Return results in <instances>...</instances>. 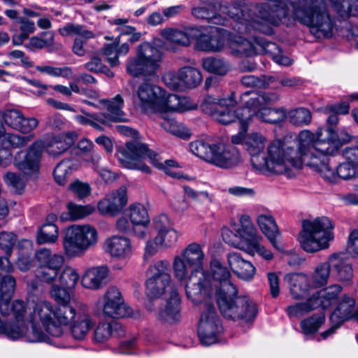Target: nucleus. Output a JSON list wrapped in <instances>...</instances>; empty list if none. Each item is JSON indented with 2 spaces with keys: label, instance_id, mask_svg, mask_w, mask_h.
Returning <instances> with one entry per match:
<instances>
[{
  "label": "nucleus",
  "instance_id": "obj_33",
  "mask_svg": "<svg viewBox=\"0 0 358 358\" xmlns=\"http://www.w3.org/2000/svg\"><path fill=\"white\" fill-rule=\"evenodd\" d=\"M257 223L262 231L268 238L272 245L278 251L283 252L284 248L276 237L280 235L274 217L269 214H262L257 217Z\"/></svg>",
  "mask_w": 358,
  "mask_h": 358
},
{
  "label": "nucleus",
  "instance_id": "obj_59",
  "mask_svg": "<svg viewBox=\"0 0 358 358\" xmlns=\"http://www.w3.org/2000/svg\"><path fill=\"white\" fill-rule=\"evenodd\" d=\"M325 316L323 313L315 314L311 317L303 320L300 326L304 334H313L324 323Z\"/></svg>",
  "mask_w": 358,
  "mask_h": 358
},
{
  "label": "nucleus",
  "instance_id": "obj_58",
  "mask_svg": "<svg viewBox=\"0 0 358 358\" xmlns=\"http://www.w3.org/2000/svg\"><path fill=\"white\" fill-rule=\"evenodd\" d=\"M59 32L64 36L74 34L83 39H90L95 36L92 31L87 29L84 26L73 23L66 24L59 29Z\"/></svg>",
  "mask_w": 358,
  "mask_h": 358
},
{
  "label": "nucleus",
  "instance_id": "obj_61",
  "mask_svg": "<svg viewBox=\"0 0 358 358\" xmlns=\"http://www.w3.org/2000/svg\"><path fill=\"white\" fill-rule=\"evenodd\" d=\"M34 138V134H31L27 136H20L15 134H7L3 140L2 144L7 148L10 146L13 148H21L25 147Z\"/></svg>",
  "mask_w": 358,
  "mask_h": 358
},
{
  "label": "nucleus",
  "instance_id": "obj_47",
  "mask_svg": "<svg viewBox=\"0 0 358 358\" xmlns=\"http://www.w3.org/2000/svg\"><path fill=\"white\" fill-rule=\"evenodd\" d=\"M68 213H62L61 215V220L62 221L65 220H72L75 221L77 220L83 219L85 217L91 215L94 212L95 208L92 205H76L73 203H69L67 205Z\"/></svg>",
  "mask_w": 358,
  "mask_h": 358
},
{
  "label": "nucleus",
  "instance_id": "obj_14",
  "mask_svg": "<svg viewBox=\"0 0 358 358\" xmlns=\"http://www.w3.org/2000/svg\"><path fill=\"white\" fill-rule=\"evenodd\" d=\"M222 331V326L214 305L206 301L201 314L198 335L202 344L210 345L217 341V336Z\"/></svg>",
  "mask_w": 358,
  "mask_h": 358
},
{
  "label": "nucleus",
  "instance_id": "obj_60",
  "mask_svg": "<svg viewBox=\"0 0 358 358\" xmlns=\"http://www.w3.org/2000/svg\"><path fill=\"white\" fill-rule=\"evenodd\" d=\"M329 115L327 118V124L328 127L324 130V131L327 134V137L326 138L331 143H334V144L336 145L337 150H338L339 145L342 141H348L350 140V137H347V138L342 139L340 138L338 134L335 130L336 124L338 122V115L334 112L328 113Z\"/></svg>",
  "mask_w": 358,
  "mask_h": 358
},
{
  "label": "nucleus",
  "instance_id": "obj_11",
  "mask_svg": "<svg viewBox=\"0 0 358 358\" xmlns=\"http://www.w3.org/2000/svg\"><path fill=\"white\" fill-rule=\"evenodd\" d=\"M43 142L36 141L27 150L17 152L14 157V165L24 175L36 178L39 174L43 150Z\"/></svg>",
  "mask_w": 358,
  "mask_h": 358
},
{
  "label": "nucleus",
  "instance_id": "obj_64",
  "mask_svg": "<svg viewBox=\"0 0 358 358\" xmlns=\"http://www.w3.org/2000/svg\"><path fill=\"white\" fill-rule=\"evenodd\" d=\"M241 225L236 226L234 228L241 236L245 240H250L255 236V230L248 215H243L240 219Z\"/></svg>",
  "mask_w": 358,
  "mask_h": 358
},
{
  "label": "nucleus",
  "instance_id": "obj_49",
  "mask_svg": "<svg viewBox=\"0 0 358 358\" xmlns=\"http://www.w3.org/2000/svg\"><path fill=\"white\" fill-rule=\"evenodd\" d=\"M202 67L209 73L220 76L225 75L229 70L228 62L222 58L215 57L204 58L202 61Z\"/></svg>",
  "mask_w": 358,
  "mask_h": 358
},
{
  "label": "nucleus",
  "instance_id": "obj_52",
  "mask_svg": "<svg viewBox=\"0 0 358 358\" xmlns=\"http://www.w3.org/2000/svg\"><path fill=\"white\" fill-rule=\"evenodd\" d=\"M316 309L315 302L312 296H310L305 302L296 303L294 305L289 306L286 309V312L289 317L299 318Z\"/></svg>",
  "mask_w": 358,
  "mask_h": 358
},
{
  "label": "nucleus",
  "instance_id": "obj_30",
  "mask_svg": "<svg viewBox=\"0 0 358 358\" xmlns=\"http://www.w3.org/2000/svg\"><path fill=\"white\" fill-rule=\"evenodd\" d=\"M218 3L213 0H201L199 6L192 9V15L199 19L206 20L209 23L224 24V19L217 13Z\"/></svg>",
  "mask_w": 358,
  "mask_h": 358
},
{
  "label": "nucleus",
  "instance_id": "obj_63",
  "mask_svg": "<svg viewBox=\"0 0 358 358\" xmlns=\"http://www.w3.org/2000/svg\"><path fill=\"white\" fill-rule=\"evenodd\" d=\"M77 271L71 267H66L59 276L61 285L66 289H73L77 285L79 280Z\"/></svg>",
  "mask_w": 358,
  "mask_h": 358
},
{
  "label": "nucleus",
  "instance_id": "obj_32",
  "mask_svg": "<svg viewBox=\"0 0 358 358\" xmlns=\"http://www.w3.org/2000/svg\"><path fill=\"white\" fill-rule=\"evenodd\" d=\"M227 261L231 271L239 278L250 280L254 277L255 267L250 262L245 260L240 253H228Z\"/></svg>",
  "mask_w": 358,
  "mask_h": 358
},
{
  "label": "nucleus",
  "instance_id": "obj_21",
  "mask_svg": "<svg viewBox=\"0 0 358 358\" xmlns=\"http://www.w3.org/2000/svg\"><path fill=\"white\" fill-rule=\"evenodd\" d=\"M163 90L150 83L144 82L138 87V96L141 101L140 107L144 113H157Z\"/></svg>",
  "mask_w": 358,
  "mask_h": 358
},
{
  "label": "nucleus",
  "instance_id": "obj_51",
  "mask_svg": "<svg viewBox=\"0 0 358 358\" xmlns=\"http://www.w3.org/2000/svg\"><path fill=\"white\" fill-rule=\"evenodd\" d=\"M215 144H210L203 140H197L189 143V149L196 156L210 162L214 151Z\"/></svg>",
  "mask_w": 358,
  "mask_h": 358
},
{
  "label": "nucleus",
  "instance_id": "obj_17",
  "mask_svg": "<svg viewBox=\"0 0 358 358\" xmlns=\"http://www.w3.org/2000/svg\"><path fill=\"white\" fill-rule=\"evenodd\" d=\"M103 311L105 315L112 318L129 316L131 308L124 303L120 290L110 287L104 294Z\"/></svg>",
  "mask_w": 358,
  "mask_h": 358
},
{
  "label": "nucleus",
  "instance_id": "obj_22",
  "mask_svg": "<svg viewBox=\"0 0 358 358\" xmlns=\"http://www.w3.org/2000/svg\"><path fill=\"white\" fill-rule=\"evenodd\" d=\"M127 203V189L121 187L101 200L98 210L102 215H115L122 211Z\"/></svg>",
  "mask_w": 358,
  "mask_h": 358
},
{
  "label": "nucleus",
  "instance_id": "obj_41",
  "mask_svg": "<svg viewBox=\"0 0 358 358\" xmlns=\"http://www.w3.org/2000/svg\"><path fill=\"white\" fill-rule=\"evenodd\" d=\"M16 289V279L11 275H6L0 280V309L8 311V303L10 302Z\"/></svg>",
  "mask_w": 358,
  "mask_h": 358
},
{
  "label": "nucleus",
  "instance_id": "obj_1",
  "mask_svg": "<svg viewBox=\"0 0 358 358\" xmlns=\"http://www.w3.org/2000/svg\"><path fill=\"white\" fill-rule=\"evenodd\" d=\"M294 145H287L283 143V161L287 168L285 174L292 177V168L299 169L303 164L314 171L322 167L326 168L324 162L327 155L337 152V146L327 138L320 140L313 132L304 130L299 135V142Z\"/></svg>",
  "mask_w": 358,
  "mask_h": 358
},
{
  "label": "nucleus",
  "instance_id": "obj_20",
  "mask_svg": "<svg viewBox=\"0 0 358 358\" xmlns=\"http://www.w3.org/2000/svg\"><path fill=\"white\" fill-rule=\"evenodd\" d=\"M329 155L326 157V162H324L325 166L319 167L315 171L318 172L321 176L327 182L331 183H336L338 178L343 180H352L355 179L358 176V166L348 162L341 163L336 168V171L331 169L329 166Z\"/></svg>",
  "mask_w": 358,
  "mask_h": 358
},
{
  "label": "nucleus",
  "instance_id": "obj_25",
  "mask_svg": "<svg viewBox=\"0 0 358 358\" xmlns=\"http://www.w3.org/2000/svg\"><path fill=\"white\" fill-rule=\"evenodd\" d=\"M356 301L348 294H343L330 316L333 323L342 324L344 322L355 318L358 321V309L355 310Z\"/></svg>",
  "mask_w": 358,
  "mask_h": 358
},
{
  "label": "nucleus",
  "instance_id": "obj_50",
  "mask_svg": "<svg viewBox=\"0 0 358 358\" xmlns=\"http://www.w3.org/2000/svg\"><path fill=\"white\" fill-rule=\"evenodd\" d=\"M287 118L294 126L302 127L310 123L312 113L308 108L300 107L288 111Z\"/></svg>",
  "mask_w": 358,
  "mask_h": 358
},
{
  "label": "nucleus",
  "instance_id": "obj_13",
  "mask_svg": "<svg viewBox=\"0 0 358 358\" xmlns=\"http://www.w3.org/2000/svg\"><path fill=\"white\" fill-rule=\"evenodd\" d=\"M185 294L194 304H199L210 297L212 285L209 275L203 268H193L187 276Z\"/></svg>",
  "mask_w": 358,
  "mask_h": 358
},
{
  "label": "nucleus",
  "instance_id": "obj_34",
  "mask_svg": "<svg viewBox=\"0 0 358 358\" xmlns=\"http://www.w3.org/2000/svg\"><path fill=\"white\" fill-rule=\"evenodd\" d=\"M108 268L107 266H99L87 270L82 278L81 283L83 287L98 289L105 286L108 282Z\"/></svg>",
  "mask_w": 358,
  "mask_h": 358
},
{
  "label": "nucleus",
  "instance_id": "obj_28",
  "mask_svg": "<svg viewBox=\"0 0 358 358\" xmlns=\"http://www.w3.org/2000/svg\"><path fill=\"white\" fill-rule=\"evenodd\" d=\"M210 272L213 279L220 282V287L216 292L217 296L227 292H238L236 286L230 280V272L219 261L215 259L211 262Z\"/></svg>",
  "mask_w": 358,
  "mask_h": 358
},
{
  "label": "nucleus",
  "instance_id": "obj_53",
  "mask_svg": "<svg viewBox=\"0 0 358 358\" xmlns=\"http://www.w3.org/2000/svg\"><path fill=\"white\" fill-rule=\"evenodd\" d=\"M170 272V264L167 260H159L150 265L146 275L148 278L171 279Z\"/></svg>",
  "mask_w": 358,
  "mask_h": 358
},
{
  "label": "nucleus",
  "instance_id": "obj_26",
  "mask_svg": "<svg viewBox=\"0 0 358 358\" xmlns=\"http://www.w3.org/2000/svg\"><path fill=\"white\" fill-rule=\"evenodd\" d=\"M219 10L227 13L229 17L236 20H241L240 24L243 28L238 27V29L240 32H246L252 34V31H257L259 32L267 33L268 29L263 25V22L259 19L252 20L248 21L245 19L241 20V16L243 15L242 10L234 5H230L229 6H222L218 3Z\"/></svg>",
  "mask_w": 358,
  "mask_h": 358
},
{
  "label": "nucleus",
  "instance_id": "obj_38",
  "mask_svg": "<svg viewBox=\"0 0 358 358\" xmlns=\"http://www.w3.org/2000/svg\"><path fill=\"white\" fill-rule=\"evenodd\" d=\"M285 280L289 285L290 294L294 299L299 300L307 295L309 286L306 275L289 273L285 276Z\"/></svg>",
  "mask_w": 358,
  "mask_h": 358
},
{
  "label": "nucleus",
  "instance_id": "obj_45",
  "mask_svg": "<svg viewBox=\"0 0 358 358\" xmlns=\"http://www.w3.org/2000/svg\"><path fill=\"white\" fill-rule=\"evenodd\" d=\"M182 87L195 88L202 81L201 73L196 68L184 66L179 69Z\"/></svg>",
  "mask_w": 358,
  "mask_h": 358
},
{
  "label": "nucleus",
  "instance_id": "obj_48",
  "mask_svg": "<svg viewBox=\"0 0 358 358\" xmlns=\"http://www.w3.org/2000/svg\"><path fill=\"white\" fill-rule=\"evenodd\" d=\"M122 325L116 322L99 324L94 331V341L97 343L106 341L113 334L120 335Z\"/></svg>",
  "mask_w": 358,
  "mask_h": 358
},
{
  "label": "nucleus",
  "instance_id": "obj_5",
  "mask_svg": "<svg viewBox=\"0 0 358 358\" xmlns=\"http://www.w3.org/2000/svg\"><path fill=\"white\" fill-rule=\"evenodd\" d=\"M163 59L162 52L149 42L138 45L136 55L129 57L127 63V71L133 77L143 76L151 81L157 77Z\"/></svg>",
  "mask_w": 358,
  "mask_h": 358
},
{
  "label": "nucleus",
  "instance_id": "obj_31",
  "mask_svg": "<svg viewBox=\"0 0 358 358\" xmlns=\"http://www.w3.org/2000/svg\"><path fill=\"white\" fill-rule=\"evenodd\" d=\"M159 34L166 40L182 46H189L191 42L199 36V29L188 27L182 31L173 28H165L160 30Z\"/></svg>",
  "mask_w": 358,
  "mask_h": 358
},
{
  "label": "nucleus",
  "instance_id": "obj_18",
  "mask_svg": "<svg viewBox=\"0 0 358 358\" xmlns=\"http://www.w3.org/2000/svg\"><path fill=\"white\" fill-rule=\"evenodd\" d=\"M210 164L222 169H232L242 163L239 150L234 145H224L221 143L215 144Z\"/></svg>",
  "mask_w": 358,
  "mask_h": 358
},
{
  "label": "nucleus",
  "instance_id": "obj_43",
  "mask_svg": "<svg viewBox=\"0 0 358 358\" xmlns=\"http://www.w3.org/2000/svg\"><path fill=\"white\" fill-rule=\"evenodd\" d=\"M333 9L343 19L358 15L357 0H329Z\"/></svg>",
  "mask_w": 358,
  "mask_h": 358
},
{
  "label": "nucleus",
  "instance_id": "obj_54",
  "mask_svg": "<svg viewBox=\"0 0 358 358\" xmlns=\"http://www.w3.org/2000/svg\"><path fill=\"white\" fill-rule=\"evenodd\" d=\"M59 236V230L56 224H43L39 229L36 241L38 244L55 243Z\"/></svg>",
  "mask_w": 358,
  "mask_h": 358
},
{
  "label": "nucleus",
  "instance_id": "obj_8",
  "mask_svg": "<svg viewBox=\"0 0 358 358\" xmlns=\"http://www.w3.org/2000/svg\"><path fill=\"white\" fill-rule=\"evenodd\" d=\"M98 241V233L90 225H73L66 229L62 241L65 255L69 257H80Z\"/></svg>",
  "mask_w": 358,
  "mask_h": 358
},
{
  "label": "nucleus",
  "instance_id": "obj_29",
  "mask_svg": "<svg viewBox=\"0 0 358 358\" xmlns=\"http://www.w3.org/2000/svg\"><path fill=\"white\" fill-rule=\"evenodd\" d=\"M158 318L168 323H174L180 319V298L176 288H171L166 304L158 313Z\"/></svg>",
  "mask_w": 358,
  "mask_h": 358
},
{
  "label": "nucleus",
  "instance_id": "obj_3",
  "mask_svg": "<svg viewBox=\"0 0 358 358\" xmlns=\"http://www.w3.org/2000/svg\"><path fill=\"white\" fill-rule=\"evenodd\" d=\"M241 101L245 106L232 111L236 106V101L231 95L227 99H217L212 96H207L202 102L201 107L206 114L212 116L216 121L222 124H229L238 121L245 130L252 116L257 111L264 108L260 93L246 92L241 95Z\"/></svg>",
  "mask_w": 358,
  "mask_h": 358
},
{
  "label": "nucleus",
  "instance_id": "obj_37",
  "mask_svg": "<svg viewBox=\"0 0 358 358\" xmlns=\"http://www.w3.org/2000/svg\"><path fill=\"white\" fill-rule=\"evenodd\" d=\"M342 290L343 287L341 285H333L313 294L311 296L317 309H326L336 303Z\"/></svg>",
  "mask_w": 358,
  "mask_h": 358
},
{
  "label": "nucleus",
  "instance_id": "obj_36",
  "mask_svg": "<svg viewBox=\"0 0 358 358\" xmlns=\"http://www.w3.org/2000/svg\"><path fill=\"white\" fill-rule=\"evenodd\" d=\"M77 138L78 134L76 131L62 133L48 143L46 151L50 156H59L73 145Z\"/></svg>",
  "mask_w": 358,
  "mask_h": 358
},
{
  "label": "nucleus",
  "instance_id": "obj_62",
  "mask_svg": "<svg viewBox=\"0 0 358 358\" xmlns=\"http://www.w3.org/2000/svg\"><path fill=\"white\" fill-rule=\"evenodd\" d=\"M54 33L52 31H43L41 37L32 36L27 45L31 49H43L54 44Z\"/></svg>",
  "mask_w": 358,
  "mask_h": 358
},
{
  "label": "nucleus",
  "instance_id": "obj_12",
  "mask_svg": "<svg viewBox=\"0 0 358 358\" xmlns=\"http://www.w3.org/2000/svg\"><path fill=\"white\" fill-rule=\"evenodd\" d=\"M203 259L204 254L199 244L188 245L180 256L174 258L173 269L175 277L179 281L185 280L190 268H203Z\"/></svg>",
  "mask_w": 358,
  "mask_h": 358
},
{
  "label": "nucleus",
  "instance_id": "obj_57",
  "mask_svg": "<svg viewBox=\"0 0 358 358\" xmlns=\"http://www.w3.org/2000/svg\"><path fill=\"white\" fill-rule=\"evenodd\" d=\"M180 97L174 94L166 96L165 92L163 91L159 101L161 104L158 106L157 113H164L166 111L182 113V108L179 105Z\"/></svg>",
  "mask_w": 358,
  "mask_h": 358
},
{
  "label": "nucleus",
  "instance_id": "obj_15",
  "mask_svg": "<svg viewBox=\"0 0 358 358\" xmlns=\"http://www.w3.org/2000/svg\"><path fill=\"white\" fill-rule=\"evenodd\" d=\"M36 317L50 335L59 337L62 334V326L65 324L59 322L58 317L56 315V308H53L51 303L47 301L36 303L30 318L33 317L35 321Z\"/></svg>",
  "mask_w": 358,
  "mask_h": 358
},
{
  "label": "nucleus",
  "instance_id": "obj_44",
  "mask_svg": "<svg viewBox=\"0 0 358 358\" xmlns=\"http://www.w3.org/2000/svg\"><path fill=\"white\" fill-rule=\"evenodd\" d=\"M171 279L148 278L145 282L146 294L150 299L160 297L166 290L170 288H174L171 286Z\"/></svg>",
  "mask_w": 358,
  "mask_h": 358
},
{
  "label": "nucleus",
  "instance_id": "obj_19",
  "mask_svg": "<svg viewBox=\"0 0 358 358\" xmlns=\"http://www.w3.org/2000/svg\"><path fill=\"white\" fill-rule=\"evenodd\" d=\"M99 103L106 108L107 113H86V115L103 124L109 122H121L125 120L124 113L122 110L124 99L120 94H117L111 99H101Z\"/></svg>",
  "mask_w": 358,
  "mask_h": 358
},
{
  "label": "nucleus",
  "instance_id": "obj_7",
  "mask_svg": "<svg viewBox=\"0 0 358 358\" xmlns=\"http://www.w3.org/2000/svg\"><path fill=\"white\" fill-rule=\"evenodd\" d=\"M217 303L222 315L233 321H253L257 314L255 302L248 296H237L236 293L226 292L217 296Z\"/></svg>",
  "mask_w": 358,
  "mask_h": 358
},
{
  "label": "nucleus",
  "instance_id": "obj_55",
  "mask_svg": "<svg viewBox=\"0 0 358 358\" xmlns=\"http://www.w3.org/2000/svg\"><path fill=\"white\" fill-rule=\"evenodd\" d=\"M129 216L134 225L147 226L150 222L148 211L141 203L130 206Z\"/></svg>",
  "mask_w": 358,
  "mask_h": 358
},
{
  "label": "nucleus",
  "instance_id": "obj_27",
  "mask_svg": "<svg viewBox=\"0 0 358 358\" xmlns=\"http://www.w3.org/2000/svg\"><path fill=\"white\" fill-rule=\"evenodd\" d=\"M333 274L340 281H349L353 277V269L350 255L346 253H334L329 257Z\"/></svg>",
  "mask_w": 358,
  "mask_h": 358
},
{
  "label": "nucleus",
  "instance_id": "obj_39",
  "mask_svg": "<svg viewBox=\"0 0 358 358\" xmlns=\"http://www.w3.org/2000/svg\"><path fill=\"white\" fill-rule=\"evenodd\" d=\"M80 166L77 159H65L57 164L53 171L54 178L59 185H64L72 173Z\"/></svg>",
  "mask_w": 358,
  "mask_h": 358
},
{
  "label": "nucleus",
  "instance_id": "obj_9",
  "mask_svg": "<svg viewBox=\"0 0 358 358\" xmlns=\"http://www.w3.org/2000/svg\"><path fill=\"white\" fill-rule=\"evenodd\" d=\"M116 157L124 167L137 169L145 173H150V169L141 162L142 159L148 158L152 163L157 164V154L149 149L146 144L136 139L127 142L124 145L118 146Z\"/></svg>",
  "mask_w": 358,
  "mask_h": 358
},
{
  "label": "nucleus",
  "instance_id": "obj_23",
  "mask_svg": "<svg viewBox=\"0 0 358 358\" xmlns=\"http://www.w3.org/2000/svg\"><path fill=\"white\" fill-rule=\"evenodd\" d=\"M268 2L258 8L261 20L273 25H278L282 18L287 15V5L281 0H268Z\"/></svg>",
  "mask_w": 358,
  "mask_h": 358
},
{
  "label": "nucleus",
  "instance_id": "obj_24",
  "mask_svg": "<svg viewBox=\"0 0 358 358\" xmlns=\"http://www.w3.org/2000/svg\"><path fill=\"white\" fill-rule=\"evenodd\" d=\"M8 309L7 312H3L0 309V312L4 316L13 315L15 322L13 327H19L20 336H22L27 329V322L30 320L31 311H28L27 303L20 299L14 300L12 303L11 301L8 302Z\"/></svg>",
  "mask_w": 358,
  "mask_h": 358
},
{
  "label": "nucleus",
  "instance_id": "obj_4",
  "mask_svg": "<svg viewBox=\"0 0 358 358\" xmlns=\"http://www.w3.org/2000/svg\"><path fill=\"white\" fill-rule=\"evenodd\" d=\"M292 8L294 18L307 26L317 39L333 36L335 21L325 0H285Z\"/></svg>",
  "mask_w": 358,
  "mask_h": 358
},
{
  "label": "nucleus",
  "instance_id": "obj_10",
  "mask_svg": "<svg viewBox=\"0 0 358 358\" xmlns=\"http://www.w3.org/2000/svg\"><path fill=\"white\" fill-rule=\"evenodd\" d=\"M231 48L234 53L243 57L260 54L271 55L275 58L280 53V48L275 43L257 36L253 37L252 41L241 36L235 37L231 41Z\"/></svg>",
  "mask_w": 358,
  "mask_h": 358
},
{
  "label": "nucleus",
  "instance_id": "obj_42",
  "mask_svg": "<svg viewBox=\"0 0 358 358\" xmlns=\"http://www.w3.org/2000/svg\"><path fill=\"white\" fill-rule=\"evenodd\" d=\"M35 257L39 266L60 270L64 262V256L52 253L50 249L41 248L36 251Z\"/></svg>",
  "mask_w": 358,
  "mask_h": 358
},
{
  "label": "nucleus",
  "instance_id": "obj_6",
  "mask_svg": "<svg viewBox=\"0 0 358 358\" xmlns=\"http://www.w3.org/2000/svg\"><path fill=\"white\" fill-rule=\"evenodd\" d=\"M302 227L299 241L304 251L313 253L329 247L328 243L332 238L331 230L334 228L329 217H317L313 220H304L302 222Z\"/></svg>",
  "mask_w": 358,
  "mask_h": 358
},
{
  "label": "nucleus",
  "instance_id": "obj_2",
  "mask_svg": "<svg viewBox=\"0 0 358 358\" xmlns=\"http://www.w3.org/2000/svg\"><path fill=\"white\" fill-rule=\"evenodd\" d=\"M241 131L231 136L233 144H243L250 155V160L254 169L260 171H268L274 174H284L287 168L283 161L285 155L283 143L280 141H273L267 148V155L264 152L266 138L259 133L246 134L248 127L245 130L240 125Z\"/></svg>",
  "mask_w": 358,
  "mask_h": 358
},
{
  "label": "nucleus",
  "instance_id": "obj_40",
  "mask_svg": "<svg viewBox=\"0 0 358 358\" xmlns=\"http://www.w3.org/2000/svg\"><path fill=\"white\" fill-rule=\"evenodd\" d=\"M94 326V322L92 320L90 315L83 312L82 314L79 313L73 320L70 329L71 334L76 340L82 341Z\"/></svg>",
  "mask_w": 358,
  "mask_h": 358
},
{
  "label": "nucleus",
  "instance_id": "obj_46",
  "mask_svg": "<svg viewBox=\"0 0 358 358\" xmlns=\"http://www.w3.org/2000/svg\"><path fill=\"white\" fill-rule=\"evenodd\" d=\"M255 116L265 122L278 124L287 118V112L284 108H264L257 111Z\"/></svg>",
  "mask_w": 358,
  "mask_h": 358
},
{
  "label": "nucleus",
  "instance_id": "obj_35",
  "mask_svg": "<svg viewBox=\"0 0 358 358\" xmlns=\"http://www.w3.org/2000/svg\"><path fill=\"white\" fill-rule=\"evenodd\" d=\"M106 251L110 256L118 259H124L131 255V245L129 238L114 236L105 241Z\"/></svg>",
  "mask_w": 358,
  "mask_h": 358
},
{
  "label": "nucleus",
  "instance_id": "obj_56",
  "mask_svg": "<svg viewBox=\"0 0 358 358\" xmlns=\"http://www.w3.org/2000/svg\"><path fill=\"white\" fill-rule=\"evenodd\" d=\"M331 271V266L330 265L329 258L326 262H322L318 264L313 274V284L315 287H321L327 284L328 279Z\"/></svg>",
  "mask_w": 358,
  "mask_h": 358
},
{
  "label": "nucleus",
  "instance_id": "obj_16",
  "mask_svg": "<svg viewBox=\"0 0 358 358\" xmlns=\"http://www.w3.org/2000/svg\"><path fill=\"white\" fill-rule=\"evenodd\" d=\"M51 297L57 302L56 315L59 323L68 324L76 317V312L71 302L70 294L65 287L53 285L50 291Z\"/></svg>",
  "mask_w": 358,
  "mask_h": 358
}]
</instances>
